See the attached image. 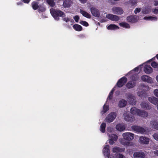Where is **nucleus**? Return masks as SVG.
Masks as SVG:
<instances>
[{
	"label": "nucleus",
	"instance_id": "7ed1b4c3",
	"mask_svg": "<svg viewBox=\"0 0 158 158\" xmlns=\"http://www.w3.org/2000/svg\"><path fill=\"white\" fill-rule=\"evenodd\" d=\"M127 78L125 77H123L120 78L116 83L115 87L117 86L119 88L123 87L127 81Z\"/></svg>",
	"mask_w": 158,
	"mask_h": 158
},
{
	"label": "nucleus",
	"instance_id": "5fc2aeb1",
	"mask_svg": "<svg viewBox=\"0 0 158 158\" xmlns=\"http://www.w3.org/2000/svg\"><path fill=\"white\" fill-rule=\"evenodd\" d=\"M154 5L155 6H157L158 5V1H155L154 3Z\"/></svg>",
	"mask_w": 158,
	"mask_h": 158
},
{
	"label": "nucleus",
	"instance_id": "3c124183",
	"mask_svg": "<svg viewBox=\"0 0 158 158\" xmlns=\"http://www.w3.org/2000/svg\"><path fill=\"white\" fill-rule=\"evenodd\" d=\"M31 0H23V2L26 3H28Z\"/></svg>",
	"mask_w": 158,
	"mask_h": 158
},
{
	"label": "nucleus",
	"instance_id": "c03bdc74",
	"mask_svg": "<svg viewBox=\"0 0 158 158\" xmlns=\"http://www.w3.org/2000/svg\"><path fill=\"white\" fill-rule=\"evenodd\" d=\"M79 18V17L78 15H76L73 17V19L76 22H78Z\"/></svg>",
	"mask_w": 158,
	"mask_h": 158
},
{
	"label": "nucleus",
	"instance_id": "1a4fd4ad",
	"mask_svg": "<svg viewBox=\"0 0 158 158\" xmlns=\"http://www.w3.org/2000/svg\"><path fill=\"white\" fill-rule=\"evenodd\" d=\"M124 119L127 121L133 122L135 120L134 117L130 114H124Z\"/></svg>",
	"mask_w": 158,
	"mask_h": 158
},
{
	"label": "nucleus",
	"instance_id": "473e14b6",
	"mask_svg": "<svg viewBox=\"0 0 158 158\" xmlns=\"http://www.w3.org/2000/svg\"><path fill=\"white\" fill-rule=\"evenodd\" d=\"M106 124L105 123H102L100 125V130L102 133H104L105 131Z\"/></svg>",
	"mask_w": 158,
	"mask_h": 158
},
{
	"label": "nucleus",
	"instance_id": "de8ad7c7",
	"mask_svg": "<svg viewBox=\"0 0 158 158\" xmlns=\"http://www.w3.org/2000/svg\"><path fill=\"white\" fill-rule=\"evenodd\" d=\"M70 19L68 18H63V20L66 22H68L70 21Z\"/></svg>",
	"mask_w": 158,
	"mask_h": 158
},
{
	"label": "nucleus",
	"instance_id": "0e129e2a",
	"mask_svg": "<svg viewBox=\"0 0 158 158\" xmlns=\"http://www.w3.org/2000/svg\"><path fill=\"white\" fill-rule=\"evenodd\" d=\"M147 13L145 11L144 12V13L145 14H146Z\"/></svg>",
	"mask_w": 158,
	"mask_h": 158
},
{
	"label": "nucleus",
	"instance_id": "393cba45",
	"mask_svg": "<svg viewBox=\"0 0 158 158\" xmlns=\"http://www.w3.org/2000/svg\"><path fill=\"white\" fill-rule=\"evenodd\" d=\"M39 2L37 1H34L33 2L31 3L32 9L34 10H37L39 8Z\"/></svg>",
	"mask_w": 158,
	"mask_h": 158
},
{
	"label": "nucleus",
	"instance_id": "49530a36",
	"mask_svg": "<svg viewBox=\"0 0 158 158\" xmlns=\"http://www.w3.org/2000/svg\"><path fill=\"white\" fill-rule=\"evenodd\" d=\"M152 11L155 14H158V9H152Z\"/></svg>",
	"mask_w": 158,
	"mask_h": 158
},
{
	"label": "nucleus",
	"instance_id": "f8f14e48",
	"mask_svg": "<svg viewBox=\"0 0 158 158\" xmlns=\"http://www.w3.org/2000/svg\"><path fill=\"white\" fill-rule=\"evenodd\" d=\"M132 128L134 131L140 133H143L145 131L144 128L137 126H132Z\"/></svg>",
	"mask_w": 158,
	"mask_h": 158
},
{
	"label": "nucleus",
	"instance_id": "e2e57ef3",
	"mask_svg": "<svg viewBox=\"0 0 158 158\" xmlns=\"http://www.w3.org/2000/svg\"><path fill=\"white\" fill-rule=\"evenodd\" d=\"M147 87L148 89H149V87L148 86H147Z\"/></svg>",
	"mask_w": 158,
	"mask_h": 158
},
{
	"label": "nucleus",
	"instance_id": "39448f33",
	"mask_svg": "<svg viewBox=\"0 0 158 158\" xmlns=\"http://www.w3.org/2000/svg\"><path fill=\"white\" fill-rule=\"evenodd\" d=\"M140 78L141 80L144 82H147L149 83H152L153 82L152 78L146 75L142 76L140 77Z\"/></svg>",
	"mask_w": 158,
	"mask_h": 158
},
{
	"label": "nucleus",
	"instance_id": "052dcab7",
	"mask_svg": "<svg viewBox=\"0 0 158 158\" xmlns=\"http://www.w3.org/2000/svg\"><path fill=\"white\" fill-rule=\"evenodd\" d=\"M156 58L158 60V54H157L156 55Z\"/></svg>",
	"mask_w": 158,
	"mask_h": 158
},
{
	"label": "nucleus",
	"instance_id": "b1692460",
	"mask_svg": "<svg viewBox=\"0 0 158 158\" xmlns=\"http://www.w3.org/2000/svg\"><path fill=\"white\" fill-rule=\"evenodd\" d=\"M140 106L142 108L146 110H150L151 108V107L149 106V104L145 102H142L140 104Z\"/></svg>",
	"mask_w": 158,
	"mask_h": 158
},
{
	"label": "nucleus",
	"instance_id": "dca6fc26",
	"mask_svg": "<svg viewBox=\"0 0 158 158\" xmlns=\"http://www.w3.org/2000/svg\"><path fill=\"white\" fill-rule=\"evenodd\" d=\"M63 0V3L62 6L64 8H69L73 3V2L71 0Z\"/></svg>",
	"mask_w": 158,
	"mask_h": 158
},
{
	"label": "nucleus",
	"instance_id": "6e6d98bb",
	"mask_svg": "<svg viewBox=\"0 0 158 158\" xmlns=\"http://www.w3.org/2000/svg\"><path fill=\"white\" fill-rule=\"evenodd\" d=\"M154 153L157 156H158V151L156 150L154 151Z\"/></svg>",
	"mask_w": 158,
	"mask_h": 158
},
{
	"label": "nucleus",
	"instance_id": "2f4dec72",
	"mask_svg": "<svg viewBox=\"0 0 158 158\" xmlns=\"http://www.w3.org/2000/svg\"><path fill=\"white\" fill-rule=\"evenodd\" d=\"M119 25L121 27L126 28H129L130 27V25L125 22H122L119 23Z\"/></svg>",
	"mask_w": 158,
	"mask_h": 158
},
{
	"label": "nucleus",
	"instance_id": "f03ea898",
	"mask_svg": "<svg viewBox=\"0 0 158 158\" xmlns=\"http://www.w3.org/2000/svg\"><path fill=\"white\" fill-rule=\"evenodd\" d=\"M117 114L115 112H111L108 114L106 118V121L110 123L112 122L115 118Z\"/></svg>",
	"mask_w": 158,
	"mask_h": 158
},
{
	"label": "nucleus",
	"instance_id": "9b49d317",
	"mask_svg": "<svg viewBox=\"0 0 158 158\" xmlns=\"http://www.w3.org/2000/svg\"><path fill=\"white\" fill-rule=\"evenodd\" d=\"M145 156V153L141 151L135 152L133 154V156L134 158H144Z\"/></svg>",
	"mask_w": 158,
	"mask_h": 158
},
{
	"label": "nucleus",
	"instance_id": "20e7f679",
	"mask_svg": "<svg viewBox=\"0 0 158 158\" xmlns=\"http://www.w3.org/2000/svg\"><path fill=\"white\" fill-rule=\"evenodd\" d=\"M122 135L124 139L128 141L132 140L134 137V134L129 132L123 133Z\"/></svg>",
	"mask_w": 158,
	"mask_h": 158
},
{
	"label": "nucleus",
	"instance_id": "9d476101",
	"mask_svg": "<svg viewBox=\"0 0 158 158\" xmlns=\"http://www.w3.org/2000/svg\"><path fill=\"white\" fill-rule=\"evenodd\" d=\"M90 10L93 15L97 17H99L100 15V12L98 9L95 7H91L90 8Z\"/></svg>",
	"mask_w": 158,
	"mask_h": 158
},
{
	"label": "nucleus",
	"instance_id": "2eb2a0df",
	"mask_svg": "<svg viewBox=\"0 0 158 158\" xmlns=\"http://www.w3.org/2000/svg\"><path fill=\"white\" fill-rule=\"evenodd\" d=\"M143 71L146 74H149L152 72L153 69L150 65H146L144 68Z\"/></svg>",
	"mask_w": 158,
	"mask_h": 158
},
{
	"label": "nucleus",
	"instance_id": "4468645a",
	"mask_svg": "<svg viewBox=\"0 0 158 158\" xmlns=\"http://www.w3.org/2000/svg\"><path fill=\"white\" fill-rule=\"evenodd\" d=\"M127 20L128 22L131 23H136L137 21V16L135 15H131L128 16L127 18Z\"/></svg>",
	"mask_w": 158,
	"mask_h": 158
},
{
	"label": "nucleus",
	"instance_id": "bb28decb",
	"mask_svg": "<svg viewBox=\"0 0 158 158\" xmlns=\"http://www.w3.org/2000/svg\"><path fill=\"white\" fill-rule=\"evenodd\" d=\"M119 27L114 24H110L107 27V29L109 30H115L118 29Z\"/></svg>",
	"mask_w": 158,
	"mask_h": 158
},
{
	"label": "nucleus",
	"instance_id": "a18cd8bd",
	"mask_svg": "<svg viewBox=\"0 0 158 158\" xmlns=\"http://www.w3.org/2000/svg\"><path fill=\"white\" fill-rule=\"evenodd\" d=\"M154 95L158 97V89H155L154 90Z\"/></svg>",
	"mask_w": 158,
	"mask_h": 158
},
{
	"label": "nucleus",
	"instance_id": "f3484780",
	"mask_svg": "<svg viewBox=\"0 0 158 158\" xmlns=\"http://www.w3.org/2000/svg\"><path fill=\"white\" fill-rule=\"evenodd\" d=\"M139 142L141 143L147 144L149 143V139L147 137L140 136L139 139Z\"/></svg>",
	"mask_w": 158,
	"mask_h": 158
},
{
	"label": "nucleus",
	"instance_id": "e433bc0d",
	"mask_svg": "<svg viewBox=\"0 0 158 158\" xmlns=\"http://www.w3.org/2000/svg\"><path fill=\"white\" fill-rule=\"evenodd\" d=\"M115 87H114L111 90V91L110 92V93L109 94V95H108V98H109V99L110 100L112 99V98L113 94V93L114 90H115Z\"/></svg>",
	"mask_w": 158,
	"mask_h": 158
},
{
	"label": "nucleus",
	"instance_id": "8fccbe9b",
	"mask_svg": "<svg viewBox=\"0 0 158 158\" xmlns=\"http://www.w3.org/2000/svg\"><path fill=\"white\" fill-rule=\"evenodd\" d=\"M123 144L127 146H129L130 144V142H125Z\"/></svg>",
	"mask_w": 158,
	"mask_h": 158
},
{
	"label": "nucleus",
	"instance_id": "69168bd1",
	"mask_svg": "<svg viewBox=\"0 0 158 158\" xmlns=\"http://www.w3.org/2000/svg\"><path fill=\"white\" fill-rule=\"evenodd\" d=\"M152 60V59L150 60Z\"/></svg>",
	"mask_w": 158,
	"mask_h": 158
},
{
	"label": "nucleus",
	"instance_id": "09e8293b",
	"mask_svg": "<svg viewBox=\"0 0 158 158\" xmlns=\"http://www.w3.org/2000/svg\"><path fill=\"white\" fill-rule=\"evenodd\" d=\"M117 157L118 158H123V156L121 154H118L117 155Z\"/></svg>",
	"mask_w": 158,
	"mask_h": 158
},
{
	"label": "nucleus",
	"instance_id": "6ab92c4d",
	"mask_svg": "<svg viewBox=\"0 0 158 158\" xmlns=\"http://www.w3.org/2000/svg\"><path fill=\"white\" fill-rule=\"evenodd\" d=\"M116 129L120 131H124L125 129V126L123 124L119 123L116 126Z\"/></svg>",
	"mask_w": 158,
	"mask_h": 158
},
{
	"label": "nucleus",
	"instance_id": "603ef678",
	"mask_svg": "<svg viewBox=\"0 0 158 158\" xmlns=\"http://www.w3.org/2000/svg\"><path fill=\"white\" fill-rule=\"evenodd\" d=\"M139 70V67H137L133 69V70L135 72H138Z\"/></svg>",
	"mask_w": 158,
	"mask_h": 158
},
{
	"label": "nucleus",
	"instance_id": "c9c22d12",
	"mask_svg": "<svg viewBox=\"0 0 158 158\" xmlns=\"http://www.w3.org/2000/svg\"><path fill=\"white\" fill-rule=\"evenodd\" d=\"M144 19L147 20H156L157 19V18L156 17H152V16H145L143 18Z\"/></svg>",
	"mask_w": 158,
	"mask_h": 158
},
{
	"label": "nucleus",
	"instance_id": "58836bf2",
	"mask_svg": "<svg viewBox=\"0 0 158 158\" xmlns=\"http://www.w3.org/2000/svg\"><path fill=\"white\" fill-rule=\"evenodd\" d=\"M80 23L85 27H87L89 26L88 23L85 21H81L80 22Z\"/></svg>",
	"mask_w": 158,
	"mask_h": 158
},
{
	"label": "nucleus",
	"instance_id": "f704fd0d",
	"mask_svg": "<svg viewBox=\"0 0 158 158\" xmlns=\"http://www.w3.org/2000/svg\"><path fill=\"white\" fill-rule=\"evenodd\" d=\"M47 3L51 7H54L55 5V2L54 0H46Z\"/></svg>",
	"mask_w": 158,
	"mask_h": 158
},
{
	"label": "nucleus",
	"instance_id": "4c0bfd02",
	"mask_svg": "<svg viewBox=\"0 0 158 158\" xmlns=\"http://www.w3.org/2000/svg\"><path fill=\"white\" fill-rule=\"evenodd\" d=\"M151 66L154 68H158V63L155 61H153L151 63Z\"/></svg>",
	"mask_w": 158,
	"mask_h": 158
},
{
	"label": "nucleus",
	"instance_id": "13d9d810",
	"mask_svg": "<svg viewBox=\"0 0 158 158\" xmlns=\"http://www.w3.org/2000/svg\"><path fill=\"white\" fill-rule=\"evenodd\" d=\"M156 78L157 81V82H158V75H157Z\"/></svg>",
	"mask_w": 158,
	"mask_h": 158
},
{
	"label": "nucleus",
	"instance_id": "5701e85b",
	"mask_svg": "<svg viewBox=\"0 0 158 158\" xmlns=\"http://www.w3.org/2000/svg\"><path fill=\"white\" fill-rule=\"evenodd\" d=\"M124 148L119 147H114L113 148V152H121L124 151Z\"/></svg>",
	"mask_w": 158,
	"mask_h": 158
},
{
	"label": "nucleus",
	"instance_id": "a19ab883",
	"mask_svg": "<svg viewBox=\"0 0 158 158\" xmlns=\"http://www.w3.org/2000/svg\"><path fill=\"white\" fill-rule=\"evenodd\" d=\"M38 9L39 11H41V12H44L45 10V8L43 6H39V8Z\"/></svg>",
	"mask_w": 158,
	"mask_h": 158
},
{
	"label": "nucleus",
	"instance_id": "f257e3e1",
	"mask_svg": "<svg viewBox=\"0 0 158 158\" xmlns=\"http://www.w3.org/2000/svg\"><path fill=\"white\" fill-rule=\"evenodd\" d=\"M51 14L55 19L58 21L60 17H64L65 16L64 12L60 10L51 9L50 10Z\"/></svg>",
	"mask_w": 158,
	"mask_h": 158
},
{
	"label": "nucleus",
	"instance_id": "c756f323",
	"mask_svg": "<svg viewBox=\"0 0 158 158\" xmlns=\"http://www.w3.org/2000/svg\"><path fill=\"white\" fill-rule=\"evenodd\" d=\"M73 28L75 30L78 31H81L82 30V27L80 25L78 24L74 25Z\"/></svg>",
	"mask_w": 158,
	"mask_h": 158
},
{
	"label": "nucleus",
	"instance_id": "0eeeda50",
	"mask_svg": "<svg viewBox=\"0 0 158 158\" xmlns=\"http://www.w3.org/2000/svg\"><path fill=\"white\" fill-rule=\"evenodd\" d=\"M106 17L112 21H117L120 19L119 17L118 16L110 14H107L106 15Z\"/></svg>",
	"mask_w": 158,
	"mask_h": 158
},
{
	"label": "nucleus",
	"instance_id": "6e6552de",
	"mask_svg": "<svg viewBox=\"0 0 158 158\" xmlns=\"http://www.w3.org/2000/svg\"><path fill=\"white\" fill-rule=\"evenodd\" d=\"M109 148V146L108 145H106L104 147L103 150V152L104 155L107 158H109L110 157V150Z\"/></svg>",
	"mask_w": 158,
	"mask_h": 158
},
{
	"label": "nucleus",
	"instance_id": "79ce46f5",
	"mask_svg": "<svg viewBox=\"0 0 158 158\" xmlns=\"http://www.w3.org/2000/svg\"><path fill=\"white\" fill-rule=\"evenodd\" d=\"M152 136L154 139L158 141V133H154L153 135Z\"/></svg>",
	"mask_w": 158,
	"mask_h": 158
},
{
	"label": "nucleus",
	"instance_id": "cd10ccee",
	"mask_svg": "<svg viewBox=\"0 0 158 158\" xmlns=\"http://www.w3.org/2000/svg\"><path fill=\"white\" fill-rule=\"evenodd\" d=\"M139 109H137L135 107H132L130 110L131 113L134 115H138Z\"/></svg>",
	"mask_w": 158,
	"mask_h": 158
},
{
	"label": "nucleus",
	"instance_id": "c85d7f7f",
	"mask_svg": "<svg viewBox=\"0 0 158 158\" xmlns=\"http://www.w3.org/2000/svg\"><path fill=\"white\" fill-rule=\"evenodd\" d=\"M80 13L85 17L87 18L88 19H89L91 18L90 15L86 12L83 10H80Z\"/></svg>",
	"mask_w": 158,
	"mask_h": 158
},
{
	"label": "nucleus",
	"instance_id": "ddd939ff",
	"mask_svg": "<svg viewBox=\"0 0 158 158\" xmlns=\"http://www.w3.org/2000/svg\"><path fill=\"white\" fill-rule=\"evenodd\" d=\"M110 138L109 140V143L110 145L113 144L115 141H116L118 139V136L114 134H111L110 136Z\"/></svg>",
	"mask_w": 158,
	"mask_h": 158
},
{
	"label": "nucleus",
	"instance_id": "864d4df0",
	"mask_svg": "<svg viewBox=\"0 0 158 158\" xmlns=\"http://www.w3.org/2000/svg\"><path fill=\"white\" fill-rule=\"evenodd\" d=\"M82 3H85L86 2L87 0H79Z\"/></svg>",
	"mask_w": 158,
	"mask_h": 158
},
{
	"label": "nucleus",
	"instance_id": "680f3d73",
	"mask_svg": "<svg viewBox=\"0 0 158 158\" xmlns=\"http://www.w3.org/2000/svg\"><path fill=\"white\" fill-rule=\"evenodd\" d=\"M157 107L158 110V104L157 105Z\"/></svg>",
	"mask_w": 158,
	"mask_h": 158
},
{
	"label": "nucleus",
	"instance_id": "423d86ee",
	"mask_svg": "<svg viewBox=\"0 0 158 158\" xmlns=\"http://www.w3.org/2000/svg\"><path fill=\"white\" fill-rule=\"evenodd\" d=\"M113 13L115 14L120 15L123 14V11L120 7L114 6L112 9Z\"/></svg>",
	"mask_w": 158,
	"mask_h": 158
},
{
	"label": "nucleus",
	"instance_id": "72a5a7b5",
	"mask_svg": "<svg viewBox=\"0 0 158 158\" xmlns=\"http://www.w3.org/2000/svg\"><path fill=\"white\" fill-rule=\"evenodd\" d=\"M109 107L108 105H104L103 106V109L101 113L102 114L106 113L109 110Z\"/></svg>",
	"mask_w": 158,
	"mask_h": 158
},
{
	"label": "nucleus",
	"instance_id": "bf43d9fd",
	"mask_svg": "<svg viewBox=\"0 0 158 158\" xmlns=\"http://www.w3.org/2000/svg\"><path fill=\"white\" fill-rule=\"evenodd\" d=\"M114 158V156L111 155L110 156V157H109V158Z\"/></svg>",
	"mask_w": 158,
	"mask_h": 158
},
{
	"label": "nucleus",
	"instance_id": "ea45409f",
	"mask_svg": "<svg viewBox=\"0 0 158 158\" xmlns=\"http://www.w3.org/2000/svg\"><path fill=\"white\" fill-rule=\"evenodd\" d=\"M137 94L138 96L142 97L145 94V91H139Z\"/></svg>",
	"mask_w": 158,
	"mask_h": 158
},
{
	"label": "nucleus",
	"instance_id": "a878e982",
	"mask_svg": "<svg viewBox=\"0 0 158 158\" xmlns=\"http://www.w3.org/2000/svg\"><path fill=\"white\" fill-rule=\"evenodd\" d=\"M127 104V102L126 100L124 99H122L119 102L118 106L120 108L126 106Z\"/></svg>",
	"mask_w": 158,
	"mask_h": 158
},
{
	"label": "nucleus",
	"instance_id": "4d7b16f0",
	"mask_svg": "<svg viewBox=\"0 0 158 158\" xmlns=\"http://www.w3.org/2000/svg\"><path fill=\"white\" fill-rule=\"evenodd\" d=\"M131 3H133V2H131ZM137 3V2L135 1V2L133 3V5H135V4Z\"/></svg>",
	"mask_w": 158,
	"mask_h": 158
},
{
	"label": "nucleus",
	"instance_id": "a211bd4d",
	"mask_svg": "<svg viewBox=\"0 0 158 158\" xmlns=\"http://www.w3.org/2000/svg\"><path fill=\"white\" fill-rule=\"evenodd\" d=\"M136 84L135 82L130 81L126 84V86L127 89H130L134 88Z\"/></svg>",
	"mask_w": 158,
	"mask_h": 158
},
{
	"label": "nucleus",
	"instance_id": "4be33fe9",
	"mask_svg": "<svg viewBox=\"0 0 158 158\" xmlns=\"http://www.w3.org/2000/svg\"><path fill=\"white\" fill-rule=\"evenodd\" d=\"M137 115L143 117H146L148 116V113L145 111L140 110Z\"/></svg>",
	"mask_w": 158,
	"mask_h": 158
},
{
	"label": "nucleus",
	"instance_id": "7c9ffc66",
	"mask_svg": "<svg viewBox=\"0 0 158 158\" xmlns=\"http://www.w3.org/2000/svg\"><path fill=\"white\" fill-rule=\"evenodd\" d=\"M131 79V81H133L135 82L136 81H139V76L137 75L134 74L132 75L130 77Z\"/></svg>",
	"mask_w": 158,
	"mask_h": 158
},
{
	"label": "nucleus",
	"instance_id": "37998d69",
	"mask_svg": "<svg viewBox=\"0 0 158 158\" xmlns=\"http://www.w3.org/2000/svg\"><path fill=\"white\" fill-rule=\"evenodd\" d=\"M141 10V8H136L134 11V13L135 14H136L137 13L139 12Z\"/></svg>",
	"mask_w": 158,
	"mask_h": 158
},
{
	"label": "nucleus",
	"instance_id": "412c9836",
	"mask_svg": "<svg viewBox=\"0 0 158 158\" xmlns=\"http://www.w3.org/2000/svg\"><path fill=\"white\" fill-rule=\"evenodd\" d=\"M148 100L150 102L154 105H156L158 104V99L154 97H149L148 98Z\"/></svg>",
	"mask_w": 158,
	"mask_h": 158
},
{
	"label": "nucleus",
	"instance_id": "aec40b11",
	"mask_svg": "<svg viewBox=\"0 0 158 158\" xmlns=\"http://www.w3.org/2000/svg\"><path fill=\"white\" fill-rule=\"evenodd\" d=\"M150 124L153 129L158 130V121L156 120L152 121L150 122Z\"/></svg>",
	"mask_w": 158,
	"mask_h": 158
}]
</instances>
